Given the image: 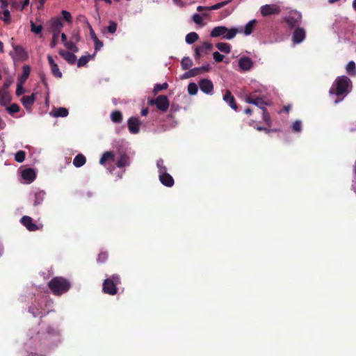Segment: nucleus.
I'll list each match as a JSON object with an SVG mask.
<instances>
[{"instance_id":"nucleus-1","label":"nucleus","mask_w":356,"mask_h":356,"mask_svg":"<svg viewBox=\"0 0 356 356\" xmlns=\"http://www.w3.org/2000/svg\"><path fill=\"white\" fill-rule=\"evenodd\" d=\"M353 83L346 76H337L329 90L330 95H335L334 104H337L351 92Z\"/></svg>"},{"instance_id":"nucleus-2","label":"nucleus","mask_w":356,"mask_h":356,"mask_svg":"<svg viewBox=\"0 0 356 356\" xmlns=\"http://www.w3.org/2000/svg\"><path fill=\"white\" fill-rule=\"evenodd\" d=\"M48 286L55 296H60L71 287L70 282L63 277H54L49 282Z\"/></svg>"},{"instance_id":"nucleus-3","label":"nucleus","mask_w":356,"mask_h":356,"mask_svg":"<svg viewBox=\"0 0 356 356\" xmlns=\"http://www.w3.org/2000/svg\"><path fill=\"white\" fill-rule=\"evenodd\" d=\"M238 33H242L241 29H228L224 26H216L212 29L210 35L212 38L222 37V39L232 40Z\"/></svg>"},{"instance_id":"nucleus-4","label":"nucleus","mask_w":356,"mask_h":356,"mask_svg":"<svg viewBox=\"0 0 356 356\" xmlns=\"http://www.w3.org/2000/svg\"><path fill=\"white\" fill-rule=\"evenodd\" d=\"M121 284V280L118 275H112L110 277L104 280L102 291L104 293L114 296L118 293L117 286Z\"/></svg>"},{"instance_id":"nucleus-5","label":"nucleus","mask_w":356,"mask_h":356,"mask_svg":"<svg viewBox=\"0 0 356 356\" xmlns=\"http://www.w3.org/2000/svg\"><path fill=\"white\" fill-rule=\"evenodd\" d=\"M147 104L149 106L155 105L156 108L162 112L167 111L170 105L167 96L163 95H159L156 99H149Z\"/></svg>"},{"instance_id":"nucleus-6","label":"nucleus","mask_w":356,"mask_h":356,"mask_svg":"<svg viewBox=\"0 0 356 356\" xmlns=\"http://www.w3.org/2000/svg\"><path fill=\"white\" fill-rule=\"evenodd\" d=\"M29 311L35 317H42L45 315L42 305V301H41L40 299L35 300V301L29 307Z\"/></svg>"},{"instance_id":"nucleus-7","label":"nucleus","mask_w":356,"mask_h":356,"mask_svg":"<svg viewBox=\"0 0 356 356\" xmlns=\"http://www.w3.org/2000/svg\"><path fill=\"white\" fill-rule=\"evenodd\" d=\"M260 12L262 16L266 17L272 15H279L281 13V8L276 4H266L261 7Z\"/></svg>"},{"instance_id":"nucleus-8","label":"nucleus","mask_w":356,"mask_h":356,"mask_svg":"<svg viewBox=\"0 0 356 356\" xmlns=\"http://www.w3.org/2000/svg\"><path fill=\"white\" fill-rule=\"evenodd\" d=\"M301 15L298 13L290 14L284 18V22L286 23L289 29H293L298 26L301 22Z\"/></svg>"},{"instance_id":"nucleus-9","label":"nucleus","mask_w":356,"mask_h":356,"mask_svg":"<svg viewBox=\"0 0 356 356\" xmlns=\"http://www.w3.org/2000/svg\"><path fill=\"white\" fill-rule=\"evenodd\" d=\"M20 222L30 232H35L40 229L39 226L33 222V218L30 216H23Z\"/></svg>"},{"instance_id":"nucleus-10","label":"nucleus","mask_w":356,"mask_h":356,"mask_svg":"<svg viewBox=\"0 0 356 356\" xmlns=\"http://www.w3.org/2000/svg\"><path fill=\"white\" fill-rule=\"evenodd\" d=\"M49 28L52 33H60L63 24L60 17H54L49 22Z\"/></svg>"},{"instance_id":"nucleus-11","label":"nucleus","mask_w":356,"mask_h":356,"mask_svg":"<svg viewBox=\"0 0 356 356\" xmlns=\"http://www.w3.org/2000/svg\"><path fill=\"white\" fill-rule=\"evenodd\" d=\"M245 102L248 104L256 105L262 111L266 108L265 106L267 105V103L261 97H253L251 95H248L245 97Z\"/></svg>"},{"instance_id":"nucleus-12","label":"nucleus","mask_w":356,"mask_h":356,"mask_svg":"<svg viewBox=\"0 0 356 356\" xmlns=\"http://www.w3.org/2000/svg\"><path fill=\"white\" fill-rule=\"evenodd\" d=\"M140 122L138 118L131 117L127 121L128 129L130 133L136 134L139 132Z\"/></svg>"},{"instance_id":"nucleus-13","label":"nucleus","mask_w":356,"mask_h":356,"mask_svg":"<svg viewBox=\"0 0 356 356\" xmlns=\"http://www.w3.org/2000/svg\"><path fill=\"white\" fill-rule=\"evenodd\" d=\"M200 90L206 93L211 94L213 90V85L211 80L208 79H202L199 82Z\"/></svg>"},{"instance_id":"nucleus-14","label":"nucleus","mask_w":356,"mask_h":356,"mask_svg":"<svg viewBox=\"0 0 356 356\" xmlns=\"http://www.w3.org/2000/svg\"><path fill=\"white\" fill-rule=\"evenodd\" d=\"M306 36L305 31L303 28L297 27L293 33L292 40L293 43L295 44H299L302 42Z\"/></svg>"},{"instance_id":"nucleus-15","label":"nucleus","mask_w":356,"mask_h":356,"mask_svg":"<svg viewBox=\"0 0 356 356\" xmlns=\"http://www.w3.org/2000/svg\"><path fill=\"white\" fill-rule=\"evenodd\" d=\"M238 66L243 71L250 70L253 66V62L250 58L243 56L238 60Z\"/></svg>"},{"instance_id":"nucleus-16","label":"nucleus","mask_w":356,"mask_h":356,"mask_svg":"<svg viewBox=\"0 0 356 356\" xmlns=\"http://www.w3.org/2000/svg\"><path fill=\"white\" fill-rule=\"evenodd\" d=\"M159 177L161 184L167 187H172L175 184L174 179L167 172L159 174Z\"/></svg>"},{"instance_id":"nucleus-17","label":"nucleus","mask_w":356,"mask_h":356,"mask_svg":"<svg viewBox=\"0 0 356 356\" xmlns=\"http://www.w3.org/2000/svg\"><path fill=\"white\" fill-rule=\"evenodd\" d=\"M22 177L29 184L33 182L35 177L36 174L32 168H26L22 172Z\"/></svg>"},{"instance_id":"nucleus-18","label":"nucleus","mask_w":356,"mask_h":356,"mask_svg":"<svg viewBox=\"0 0 356 356\" xmlns=\"http://www.w3.org/2000/svg\"><path fill=\"white\" fill-rule=\"evenodd\" d=\"M35 101V95L34 93H33L31 95L24 96V97H22V98L21 99V102H22L23 106L27 111H29L31 109V107H32L33 104H34Z\"/></svg>"},{"instance_id":"nucleus-19","label":"nucleus","mask_w":356,"mask_h":356,"mask_svg":"<svg viewBox=\"0 0 356 356\" xmlns=\"http://www.w3.org/2000/svg\"><path fill=\"white\" fill-rule=\"evenodd\" d=\"M223 99L225 102L229 104V105L232 109L236 111L238 108L237 104L236 103L234 97L232 95V92L229 90H226L223 96Z\"/></svg>"},{"instance_id":"nucleus-20","label":"nucleus","mask_w":356,"mask_h":356,"mask_svg":"<svg viewBox=\"0 0 356 356\" xmlns=\"http://www.w3.org/2000/svg\"><path fill=\"white\" fill-rule=\"evenodd\" d=\"M59 55L61 56L70 65H74L76 61V56L73 53L65 51L64 50H60Z\"/></svg>"},{"instance_id":"nucleus-21","label":"nucleus","mask_w":356,"mask_h":356,"mask_svg":"<svg viewBox=\"0 0 356 356\" xmlns=\"http://www.w3.org/2000/svg\"><path fill=\"white\" fill-rule=\"evenodd\" d=\"M45 196L46 193L44 191L35 192L33 195V206L38 207L44 201Z\"/></svg>"},{"instance_id":"nucleus-22","label":"nucleus","mask_w":356,"mask_h":356,"mask_svg":"<svg viewBox=\"0 0 356 356\" xmlns=\"http://www.w3.org/2000/svg\"><path fill=\"white\" fill-rule=\"evenodd\" d=\"M11 96L8 90H0V105L2 106H6L11 101Z\"/></svg>"},{"instance_id":"nucleus-23","label":"nucleus","mask_w":356,"mask_h":356,"mask_svg":"<svg viewBox=\"0 0 356 356\" xmlns=\"http://www.w3.org/2000/svg\"><path fill=\"white\" fill-rule=\"evenodd\" d=\"M114 160H115L114 153L111 151H108V152H104L102 154V156L99 160V163L101 165H105L106 162L114 161Z\"/></svg>"},{"instance_id":"nucleus-24","label":"nucleus","mask_w":356,"mask_h":356,"mask_svg":"<svg viewBox=\"0 0 356 356\" xmlns=\"http://www.w3.org/2000/svg\"><path fill=\"white\" fill-rule=\"evenodd\" d=\"M257 22L256 19H252L250 20L246 25L244 27V29H242V32H243L245 33V35H250L253 30L255 28V26L257 25Z\"/></svg>"},{"instance_id":"nucleus-25","label":"nucleus","mask_w":356,"mask_h":356,"mask_svg":"<svg viewBox=\"0 0 356 356\" xmlns=\"http://www.w3.org/2000/svg\"><path fill=\"white\" fill-rule=\"evenodd\" d=\"M31 72V68L29 65H24L22 68V74L19 77L18 82L24 84L28 79Z\"/></svg>"},{"instance_id":"nucleus-26","label":"nucleus","mask_w":356,"mask_h":356,"mask_svg":"<svg viewBox=\"0 0 356 356\" xmlns=\"http://www.w3.org/2000/svg\"><path fill=\"white\" fill-rule=\"evenodd\" d=\"M86 162V159L84 155L82 154H77L74 160H73V164L76 168H80L83 166Z\"/></svg>"},{"instance_id":"nucleus-27","label":"nucleus","mask_w":356,"mask_h":356,"mask_svg":"<svg viewBox=\"0 0 356 356\" xmlns=\"http://www.w3.org/2000/svg\"><path fill=\"white\" fill-rule=\"evenodd\" d=\"M129 158L127 154H121L120 157L117 161L116 165L120 168H124L127 165H129Z\"/></svg>"},{"instance_id":"nucleus-28","label":"nucleus","mask_w":356,"mask_h":356,"mask_svg":"<svg viewBox=\"0 0 356 356\" xmlns=\"http://www.w3.org/2000/svg\"><path fill=\"white\" fill-rule=\"evenodd\" d=\"M111 118L114 123H121L123 120L122 113L119 111H115L111 113Z\"/></svg>"},{"instance_id":"nucleus-29","label":"nucleus","mask_w":356,"mask_h":356,"mask_svg":"<svg viewBox=\"0 0 356 356\" xmlns=\"http://www.w3.org/2000/svg\"><path fill=\"white\" fill-rule=\"evenodd\" d=\"M216 47L218 50L225 54H229L231 51V47L228 43L218 42L216 44Z\"/></svg>"},{"instance_id":"nucleus-30","label":"nucleus","mask_w":356,"mask_h":356,"mask_svg":"<svg viewBox=\"0 0 356 356\" xmlns=\"http://www.w3.org/2000/svg\"><path fill=\"white\" fill-rule=\"evenodd\" d=\"M68 113H69L68 110L63 107H60L53 111V115L56 118L66 117V116H67Z\"/></svg>"},{"instance_id":"nucleus-31","label":"nucleus","mask_w":356,"mask_h":356,"mask_svg":"<svg viewBox=\"0 0 356 356\" xmlns=\"http://www.w3.org/2000/svg\"><path fill=\"white\" fill-rule=\"evenodd\" d=\"M199 38V35L195 32H191L188 33L186 36V42L191 44L197 41Z\"/></svg>"},{"instance_id":"nucleus-32","label":"nucleus","mask_w":356,"mask_h":356,"mask_svg":"<svg viewBox=\"0 0 356 356\" xmlns=\"http://www.w3.org/2000/svg\"><path fill=\"white\" fill-rule=\"evenodd\" d=\"M181 68L184 70H188L193 65V61L189 57H184L181 61Z\"/></svg>"},{"instance_id":"nucleus-33","label":"nucleus","mask_w":356,"mask_h":356,"mask_svg":"<svg viewBox=\"0 0 356 356\" xmlns=\"http://www.w3.org/2000/svg\"><path fill=\"white\" fill-rule=\"evenodd\" d=\"M0 19H2L7 24L10 23V13L8 9L3 10L2 13L0 12Z\"/></svg>"},{"instance_id":"nucleus-34","label":"nucleus","mask_w":356,"mask_h":356,"mask_svg":"<svg viewBox=\"0 0 356 356\" xmlns=\"http://www.w3.org/2000/svg\"><path fill=\"white\" fill-rule=\"evenodd\" d=\"M346 72L350 76L356 75V65L354 61H350L346 65Z\"/></svg>"},{"instance_id":"nucleus-35","label":"nucleus","mask_w":356,"mask_h":356,"mask_svg":"<svg viewBox=\"0 0 356 356\" xmlns=\"http://www.w3.org/2000/svg\"><path fill=\"white\" fill-rule=\"evenodd\" d=\"M262 115L264 122L268 127H270L272 126V120L270 114L268 113L266 108L262 111Z\"/></svg>"},{"instance_id":"nucleus-36","label":"nucleus","mask_w":356,"mask_h":356,"mask_svg":"<svg viewBox=\"0 0 356 356\" xmlns=\"http://www.w3.org/2000/svg\"><path fill=\"white\" fill-rule=\"evenodd\" d=\"M92 57L91 55L88 56H82L77 61V66L78 67H81L85 66L90 59Z\"/></svg>"},{"instance_id":"nucleus-37","label":"nucleus","mask_w":356,"mask_h":356,"mask_svg":"<svg viewBox=\"0 0 356 356\" xmlns=\"http://www.w3.org/2000/svg\"><path fill=\"white\" fill-rule=\"evenodd\" d=\"M15 53L17 56L22 60L26 59L27 58V54L24 49V48L21 46H16L15 47Z\"/></svg>"},{"instance_id":"nucleus-38","label":"nucleus","mask_w":356,"mask_h":356,"mask_svg":"<svg viewBox=\"0 0 356 356\" xmlns=\"http://www.w3.org/2000/svg\"><path fill=\"white\" fill-rule=\"evenodd\" d=\"M198 91V87L196 83H190L188 85V92L191 95H195L197 94Z\"/></svg>"},{"instance_id":"nucleus-39","label":"nucleus","mask_w":356,"mask_h":356,"mask_svg":"<svg viewBox=\"0 0 356 356\" xmlns=\"http://www.w3.org/2000/svg\"><path fill=\"white\" fill-rule=\"evenodd\" d=\"M51 68V74L56 77V78H58V79H60L62 77V73L60 71L59 68H58V65H53L51 67H50Z\"/></svg>"},{"instance_id":"nucleus-40","label":"nucleus","mask_w":356,"mask_h":356,"mask_svg":"<svg viewBox=\"0 0 356 356\" xmlns=\"http://www.w3.org/2000/svg\"><path fill=\"white\" fill-rule=\"evenodd\" d=\"M26 153L23 150L18 151L15 155V160L18 163H22L25 160Z\"/></svg>"},{"instance_id":"nucleus-41","label":"nucleus","mask_w":356,"mask_h":356,"mask_svg":"<svg viewBox=\"0 0 356 356\" xmlns=\"http://www.w3.org/2000/svg\"><path fill=\"white\" fill-rule=\"evenodd\" d=\"M19 106L17 104H13L10 106L6 107V111L10 115H13L15 113H17L19 111Z\"/></svg>"},{"instance_id":"nucleus-42","label":"nucleus","mask_w":356,"mask_h":356,"mask_svg":"<svg viewBox=\"0 0 356 356\" xmlns=\"http://www.w3.org/2000/svg\"><path fill=\"white\" fill-rule=\"evenodd\" d=\"M230 1H231V0L224 1L222 2L218 3L215 5H213L211 6H208L209 10L220 9V8L224 7L225 6L227 5Z\"/></svg>"},{"instance_id":"nucleus-43","label":"nucleus","mask_w":356,"mask_h":356,"mask_svg":"<svg viewBox=\"0 0 356 356\" xmlns=\"http://www.w3.org/2000/svg\"><path fill=\"white\" fill-rule=\"evenodd\" d=\"M168 87V84L167 83H163L162 84L157 83L155 85L153 92L156 95L159 91L167 89Z\"/></svg>"},{"instance_id":"nucleus-44","label":"nucleus","mask_w":356,"mask_h":356,"mask_svg":"<svg viewBox=\"0 0 356 356\" xmlns=\"http://www.w3.org/2000/svg\"><path fill=\"white\" fill-rule=\"evenodd\" d=\"M117 27H118L117 23L114 21L111 20L109 22V25L107 27V31L111 34H113L115 33V31L117 30Z\"/></svg>"},{"instance_id":"nucleus-45","label":"nucleus","mask_w":356,"mask_h":356,"mask_svg":"<svg viewBox=\"0 0 356 356\" xmlns=\"http://www.w3.org/2000/svg\"><path fill=\"white\" fill-rule=\"evenodd\" d=\"M156 165L159 169V174H162V172H166L167 168L164 165V161L163 159H159L156 162Z\"/></svg>"},{"instance_id":"nucleus-46","label":"nucleus","mask_w":356,"mask_h":356,"mask_svg":"<svg viewBox=\"0 0 356 356\" xmlns=\"http://www.w3.org/2000/svg\"><path fill=\"white\" fill-rule=\"evenodd\" d=\"M42 30V25H35L32 21L31 22V31L35 34L41 33Z\"/></svg>"},{"instance_id":"nucleus-47","label":"nucleus","mask_w":356,"mask_h":356,"mask_svg":"<svg viewBox=\"0 0 356 356\" xmlns=\"http://www.w3.org/2000/svg\"><path fill=\"white\" fill-rule=\"evenodd\" d=\"M52 39H51V41L50 42V47L51 48H54L57 44H58V38H59V35H60V33H52Z\"/></svg>"},{"instance_id":"nucleus-48","label":"nucleus","mask_w":356,"mask_h":356,"mask_svg":"<svg viewBox=\"0 0 356 356\" xmlns=\"http://www.w3.org/2000/svg\"><path fill=\"white\" fill-rule=\"evenodd\" d=\"M292 130L295 132H300L302 130V122L296 120L292 124Z\"/></svg>"},{"instance_id":"nucleus-49","label":"nucleus","mask_w":356,"mask_h":356,"mask_svg":"<svg viewBox=\"0 0 356 356\" xmlns=\"http://www.w3.org/2000/svg\"><path fill=\"white\" fill-rule=\"evenodd\" d=\"M108 257V254L106 252H101L97 257V261L100 263L105 262Z\"/></svg>"},{"instance_id":"nucleus-50","label":"nucleus","mask_w":356,"mask_h":356,"mask_svg":"<svg viewBox=\"0 0 356 356\" xmlns=\"http://www.w3.org/2000/svg\"><path fill=\"white\" fill-rule=\"evenodd\" d=\"M61 14L63 15V18L64 20H65L66 22H72V15L70 12L67 11V10H63L61 12Z\"/></svg>"},{"instance_id":"nucleus-51","label":"nucleus","mask_w":356,"mask_h":356,"mask_svg":"<svg viewBox=\"0 0 356 356\" xmlns=\"http://www.w3.org/2000/svg\"><path fill=\"white\" fill-rule=\"evenodd\" d=\"M93 42L95 43V50L97 52L103 47V42L99 40L98 38H95Z\"/></svg>"},{"instance_id":"nucleus-52","label":"nucleus","mask_w":356,"mask_h":356,"mask_svg":"<svg viewBox=\"0 0 356 356\" xmlns=\"http://www.w3.org/2000/svg\"><path fill=\"white\" fill-rule=\"evenodd\" d=\"M213 47V45L210 42H203V44H202V46H199L197 47V48H202V51L203 52L204 50L206 51H209L212 49Z\"/></svg>"},{"instance_id":"nucleus-53","label":"nucleus","mask_w":356,"mask_h":356,"mask_svg":"<svg viewBox=\"0 0 356 356\" xmlns=\"http://www.w3.org/2000/svg\"><path fill=\"white\" fill-rule=\"evenodd\" d=\"M213 57L216 62H222L224 58V56L220 54L218 51H215L213 54Z\"/></svg>"},{"instance_id":"nucleus-54","label":"nucleus","mask_w":356,"mask_h":356,"mask_svg":"<svg viewBox=\"0 0 356 356\" xmlns=\"http://www.w3.org/2000/svg\"><path fill=\"white\" fill-rule=\"evenodd\" d=\"M193 20L197 24H202V17L199 14H197V13L194 14L193 15Z\"/></svg>"},{"instance_id":"nucleus-55","label":"nucleus","mask_w":356,"mask_h":356,"mask_svg":"<svg viewBox=\"0 0 356 356\" xmlns=\"http://www.w3.org/2000/svg\"><path fill=\"white\" fill-rule=\"evenodd\" d=\"M24 92V89L23 88V84L18 82L17 87V89H16V95L17 96H20Z\"/></svg>"},{"instance_id":"nucleus-56","label":"nucleus","mask_w":356,"mask_h":356,"mask_svg":"<svg viewBox=\"0 0 356 356\" xmlns=\"http://www.w3.org/2000/svg\"><path fill=\"white\" fill-rule=\"evenodd\" d=\"M13 83V79L12 78H7L5 81V82L3 83V88L1 90H7L8 89V88L10 86V85L12 84Z\"/></svg>"},{"instance_id":"nucleus-57","label":"nucleus","mask_w":356,"mask_h":356,"mask_svg":"<svg viewBox=\"0 0 356 356\" xmlns=\"http://www.w3.org/2000/svg\"><path fill=\"white\" fill-rule=\"evenodd\" d=\"M256 129L257 131H265L266 134H269L270 132H273V131H276L277 130L276 129H268V128H266V127H260V126H257L256 127Z\"/></svg>"},{"instance_id":"nucleus-58","label":"nucleus","mask_w":356,"mask_h":356,"mask_svg":"<svg viewBox=\"0 0 356 356\" xmlns=\"http://www.w3.org/2000/svg\"><path fill=\"white\" fill-rule=\"evenodd\" d=\"M191 72L193 73V77L195 76H197L199 74H203L200 67H194V68L191 69Z\"/></svg>"},{"instance_id":"nucleus-59","label":"nucleus","mask_w":356,"mask_h":356,"mask_svg":"<svg viewBox=\"0 0 356 356\" xmlns=\"http://www.w3.org/2000/svg\"><path fill=\"white\" fill-rule=\"evenodd\" d=\"M202 53V48H197V47H196L195 49V58L196 60L200 59L201 57Z\"/></svg>"},{"instance_id":"nucleus-60","label":"nucleus","mask_w":356,"mask_h":356,"mask_svg":"<svg viewBox=\"0 0 356 356\" xmlns=\"http://www.w3.org/2000/svg\"><path fill=\"white\" fill-rule=\"evenodd\" d=\"M75 44L76 43L72 40H69L66 42L64 45L67 49L71 50L73 47H74Z\"/></svg>"},{"instance_id":"nucleus-61","label":"nucleus","mask_w":356,"mask_h":356,"mask_svg":"<svg viewBox=\"0 0 356 356\" xmlns=\"http://www.w3.org/2000/svg\"><path fill=\"white\" fill-rule=\"evenodd\" d=\"M200 68L202 70V73H204L209 71L211 66L209 63H207L206 65L201 66Z\"/></svg>"},{"instance_id":"nucleus-62","label":"nucleus","mask_w":356,"mask_h":356,"mask_svg":"<svg viewBox=\"0 0 356 356\" xmlns=\"http://www.w3.org/2000/svg\"><path fill=\"white\" fill-rule=\"evenodd\" d=\"M191 77H193L191 70H189L188 72H185L182 76V79H188Z\"/></svg>"},{"instance_id":"nucleus-63","label":"nucleus","mask_w":356,"mask_h":356,"mask_svg":"<svg viewBox=\"0 0 356 356\" xmlns=\"http://www.w3.org/2000/svg\"><path fill=\"white\" fill-rule=\"evenodd\" d=\"M47 60H48V63H49V65H50V67L56 65V63L54 62V60L51 56L48 55Z\"/></svg>"},{"instance_id":"nucleus-64","label":"nucleus","mask_w":356,"mask_h":356,"mask_svg":"<svg viewBox=\"0 0 356 356\" xmlns=\"http://www.w3.org/2000/svg\"><path fill=\"white\" fill-rule=\"evenodd\" d=\"M88 26H89V29H90V37H91L92 40H93L95 38H97V36L96 35L92 26L90 24H88Z\"/></svg>"}]
</instances>
